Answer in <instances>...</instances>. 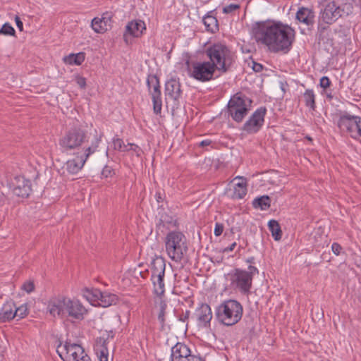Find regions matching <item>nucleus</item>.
Wrapping results in <instances>:
<instances>
[{
	"label": "nucleus",
	"instance_id": "7ed1b4c3",
	"mask_svg": "<svg viewBox=\"0 0 361 361\" xmlns=\"http://www.w3.org/2000/svg\"><path fill=\"white\" fill-rule=\"evenodd\" d=\"M243 312V306L238 301L227 300L216 307V317L221 324L231 326L235 325L241 319Z\"/></svg>",
	"mask_w": 361,
	"mask_h": 361
},
{
	"label": "nucleus",
	"instance_id": "a19ab883",
	"mask_svg": "<svg viewBox=\"0 0 361 361\" xmlns=\"http://www.w3.org/2000/svg\"><path fill=\"white\" fill-rule=\"evenodd\" d=\"M240 5L236 4H231L223 8V12L224 13H231L240 8Z\"/></svg>",
	"mask_w": 361,
	"mask_h": 361
},
{
	"label": "nucleus",
	"instance_id": "9b49d317",
	"mask_svg": "<svg viewBox=\"0 0 361 361\" xmlns=\"http://www.w3.org/2000/svg\"><path fill=\"white\" fill-rule=\"evenodd\" d=\"M165 266V262L162 259H159L153 263L152 280L154 284V293L157 295H161L164 293Z\"/></svg>",
	"mask_w": 361,
	"mask_h": 361
},
{
	"label": "nucleus",
	"instance_id": "9d476101",
	"mask_svg": "<svg viewBox=\"0 0 361 361\" xmlns=\"http://www.w3.org/2000/svg\"><path fill=\"white\" fill-rule=\"evenodd\" d=\"M228 279L232 288L238 289L243 293L250 292L252 281L251 274L247 271L235 269L228 274Z\"/></svg>",
	"mask_w": 361,
	"mask_h": 361
},
{
	"label": "nucleus",
	"instance_id": "4468645a",
	"mask_svg": "<svg viewBox=\"0 0 361 361\" xmlns=\"http://www.w3.org/2000/svg\"><path fill=\"white\" fill-rule=\"evenodd\" d=\"M267 109L264 107L257 109L245 123L243 130L248 134L257 133L262 127Z\"/></svg>",
	"mask_w": 361,
	"mask_h": 361
},
{
	"label": "nucleus",
	"instance_id": "2eb2a0df",
	"mask_svg": "<svg viewBox=\"0 0 361 361\" xmlns=\"http://www.w3.org/2000/svg\"><path fill=\"white\" fill-rule=\"evenodd\" d=\"M182 90L180 84L175 79L168 80L165 84V97L166 102L169 99L173 102V107L178 108L180 104L179 99L181 97Z\"/></svg>",
	"mask_w": 361,
	"mask_h": 361
},
{
	"label": "nucleus",
	"instance_id": "6e6d98bb",
	"mask_svg": "<svg viewBox=\"0 0 361 361\" xmlns=\"http://www.w3.org/2000/svg\"><path fill=\"white\" fill-rule=\"evenodd\" d=\"M161 199V194L160 193L157 194V201L159 202Z\"/></svg>",
	"mask_w": 361,
	"mask_h": 361
},
{
	"label": "nucleus",
	"instance_id": "37998d69",
	"mask_svg": "<svg viewBox=\"0 0 361 361\" xmlns=\"http://www.w3.org/2000/svg\"><path fill=\"white\" fill-rule=\"evenodd\" d=\"M75 82L80 88H85L86 87V79L80 75L75 76Z\"/></svg>",
	"mask_w": 361,
	"mask_h": 361
},
{
	"label": "nucleus",
	"instance_id": "6e6552de",
	"mask_svg": "<svg viewBox=\"0 0 361 361\" xmlns=\"http://www.w3.org/2000/svg\"><path fill=\"white\" fill-rule=\"evenodd\" d=\"M101 138L102 135H97L92 144L83 149L81 155H77L66 162V169L70 173L75 174L82 169L90 156L97 151Z\"/></svg>",
	"mask_w": 361,
	"mask_h": 361
},
{
	"label": "nucleus",
	"instance_id": "79ce46f5",
	"mask_svg": "<svg viewBox=\"0 0 361 361\" xmlns=\"http://www.w3.org/2000/svg\"><path fill=\"white\" fill-rule=\"evenodd\" d=\"M22 288L26 291L27 293H30L35 289L34 283L31 281H27L23 283Z\"/></svg>",
	"mask_w": 361,
	"mask_h": 361
},
{
	"label": "nucleus",
	"instance_id": "aec40b11",
	"mask_svg": "<svg viewBox=\"0 0 361 361\" xmlns=\"http://www.w3.org/2000/svg\"><path fill=\"white\" fill-rule=\"evenodd\" d=\"M13 184V192L22 197H27L31 192V185L29 180L23 176L16 177Z\"/></svg>",
	"mask_w": 361,
	"mask_h": 361
},
{
	"label": "nucleus",
	"instance_id": "f257e3e1",
	"mask_svg": "<svg viewBox=\"0 0 361 361\" xmlns=\"http://www.w3.org/2000/svg\"><path fill=\"white\" fill-rule=\"evenodd\" d=\"M252 36L257 43L264 44L273 52H288L295 39V30L281 23H257L252 27Z\"/></svg>",
	"mask_w": 361,
	"mask_h": 361
},
{
	"label": "nucleus",
	"instance_id": "c9c22d12",
	"mask_svg": "<svg viewBox=\"0 0 361 361\" xmlns=\"http://www.w3.org/2000/svg\"><path fill=\"white\" fill-rule=\"evenodd\" d=\"M16 317L22 319L28 314V309L26 304H23L18 307H15Z\"/></svg>",
	"mask_w": 361,
	"mask_h": 361
},
{
	"label": "nucleus",
	"instance_id": "4c0bfd02",
	"mask_svg": "<svg viewBox=\"0 0 361 361\" xmlns=\"http://www.w3.org/2000/svg\"><path fill=\"white\" fill-rule=\"evenodd\" d=\"M166 307V304L164 302L161 301L160 302V311H159V313L158 315V319L162 326H164V322H165Z\"/></svg>",
	"mask_w": 361,
	"mask_h": 361
},
{
	"label": "nucleus",
	"instance_id": "58836bf2",
	"mask_svg": "<svg viewBox=\"0 0 361 361\" xmlns=\"http://www.w3.org/2000/svg\"><path fill=\"white\" fill-rule=\"evenodd\" d=\"M15 32L14 28L8 23H5L0 30V33L6 35L13 36Z\"/></svg>",
	"mask_w": 361,
	"mask_h": 361
},
{
	"label": "nucleus",
	"instance_id": "de8ad7c7",
	"mask_svg": "<svg viewBox=\"0 0 361 361\" xmlns=\"http://www.w3.org/2000/svg\"><path fill=\"white\" fill-rule=\"evenodd\" d=\"M185 361H204V360L199 355H193L191 353L190 355L187 357L186 360Z\"/></svg>",
	"mask_w": 361,
	"mask_h": 361
},
{
	"label": "nucleus",
	"instance_id": "bb28decb",
	"mask_svg": "<svg viewBox=\"0 0 361 361\" xmlns=\"http://www.w3.org/2000/svg\"><path fill=\"white\" fill-rule=\"evenodd\" d=\"M235 179H239L241 181L235 185L232 197L234 199H243L247 194L246 179L242 177H236Z\"/></svg>",
	"mask_w": 361,
	"mask_h": 361
},
{
	"label": "nucleus",
	"instance_id": "4be33fe9",
	"mask_svg": "<svg viewBox=\"0 0 361 361\" xmlns=\"http://www.w3.org/2000/svg\"><path fill=\"white\" fill-rule=\"evenodd\" d=\"M195 316L200 326L207 327L210 326L212 319L211 307L207 304H202L195 311Z\"/></svg>",
	"mask_w": 361,
	"mask_h": 361
},
{
	"label": "nucleus",
	"instance_id": "8fccbe9b",
	"mask_svg": "<svg viewBox=\"0 0 361 361\" xmlns=\"http://www.w3.org/2000/svg\"><path fill=\"white\" fill-rule=\"evenodd\" d=\"M15 20H16V25H17L18 28L19 29V30L23 31V22L21 21L20 18L18 16H16L15 17Z\"/></svg>",
	"mask_w": 361,
	"mask_h": 361
},
{
	"label": "nucleus",
	"instance_id": "864d4df0",
	"mask_svg": "<svg viewBox=\"0 0 361 361\" xmlns=\"http://www.w3.org/2000/svg\"><path fill=\"white\" fill-rule=\"evenodd\" d=\"M235 246H236V243L234 242L230 246L224 248V252H228L233 251L234 250V248L235 247Z\"/></svg>",
	"mask_w": 361,
	"mask_h": 361
},
{
	"label": "nucleus",
	"instance_id": "09e8293b",
	"mask_svg": "<svg viewBox=\"0 0 361 361\" xmlns=\"http://www.w3.org/2000/svg\"><path fill=\"white\" fill-rule=\"evenodd\" d=\"M331 250L335 255H338L341 252V250H342V247L338 243H334L331 245Z\"/></svg>",
	"mask_w": 361,
	"mask_h": 361
},
{
	"label": "nucleus",
	"instance_id": "f3484780",
	"mask_svg": "<svg viewBox=\"0 0 361 361\" xmlns=\"http://www.w3.org/2000/svg\"><path fill=\"white\" fill-rule=\"evenodd\" d=\"M322 20L327 24H331L341 18L339 6L334 1H329L324 6L320 12Z\"/></svg>",
	"mask_w": 361,
	"mask_h": 361
},
{
	"label": "nucleus",
	"instance_id": "2f4dec72",
	"mask_svg": "<svg viewBox=\"0 0 361 361\" xmlns=\"http://www.w3.org/2000/svg\"><path fill=\"white\" fill-rule=\"evenodd\" d=\"M203 23L208 31L215 32L218 30V21L212 16L207 15L204 17Z\"/></svg>",
	"mask_w": 361,
	"mask_h": 361
},
{
	"label": "nucleus",
	"instance_id": "3c124183",
	"mask_svg": "<svg viewBox=\"0 0 361 361\" xmlns=\"http://www.w3.org/2000/svg\"><path fill=\"white\" fill-rule=\"evenodd\" d=\"M252 69L258 73L262 71L263 66L260 63L253 62Z\"/></svg>",
	"mask_w": 361,
	"mask_h": 361
},
{
	"label": "nucleus",
	"instance_id": "ddd939ff",
	"mask_svg": "<svg viewBox=\"0 0 361 361\" xmlns=\"http://www.w3.org/2000/svg\"><path fill=\"white\" fill-rule=\"evenodd\" d=\"M147 84L152 96L154 112L159 114L161 111L162 106L159 78L154 75H149L147 79Z\"/></svg>",
	"mask_w": 361,
	"mask_h": 361
},
{
	"label": "nucleus",
	"instance_id": "423d86ee",
	"mask_svg": "<svg viewBox=\"0 0 361 361\" xmlns=\"http://www.w3.org/2000/svg\"><path fill=\"white\" fill-rule=\"evenodd\" d=\"M87 132L80 127H73L68 130L59 141L63 152H69L80 147L85 141Z\"/></svg>",
	"mask_w": 361,
	"mask_h": 361
},
{
	"label": "nucleus",
	"instance_id": "13d9d810",
	"mask_svg": "<svg viewBox=\"0 0 361 361\" xmlns=\"http://www.w3.org/2000/svg\"><path fill=\"white\" fill-rule=\"evenodd\" d=\"M189 313H190V312H189V311H187V312H186L185 317H188Z\"/></svg>",
	"mask_w": 361,
	"mask_h": 361
},
{
	"label": "nucleus",
	"instance_id": "1a4fd4ad",
	"mask_svg": "<svg viewBox=\"0 0 361 361\" xmlns=\"http://www.w3.org/2000/svg\"><path fill=\"white\" fill-rule=\"evenodd\" d=\"M216 70L217 69L209 61L193 62L188 68L189 76L200 82L212 80Z\"/></svg>",
	"mask_w": 361,
	"mask_h": 361
},
{
	"label": "nucleus",
	"instance_id": "412c9836",
	"mask_svg": "<svg viewBox=\"0 0 361 361\" xmlns=\"http://www.w3.org/2000/svg\"><path fill=\"white\" fill-rule=\"evenodd\" d=\"M113 14L111 12L103 13L101 18H94L92 20V27L97 33H104L111 27V18Z\"/></svg>",
	"mask_w": 361,
	"mask_h": 361
},
{
	"label": "nucleus",
	"instance_id": "f704fd0d",
	"mask_svg": "<svg viewBox=\"0 0 361 361\" xmlns=\"http://www.w3.org/2000/svg\"><path fill=\"white\" fill-rule=\"evenodd\" d=\"M130 151L135 152V157L137 158L140 157L142 152L141 148L133 143H128L127 145H124V147L120 150V152H126L128 153Z\"/></svg>",
	"mask_w": 361,
	"mask_h": 361
},
{
	"label": "nucleus",
	"instance_id": "bf43d9fd",
	"mask_svg": "<svg viewBox=\"0 0 361 361\" xmlns=\"http://www.w3.org/2000/svg\"><path fill=\"white\" fill-rule=\"evenodd\" d=\"M247 262L251 263V262H252V260H250V259H247Z\"/></svg>",
	"mask_w": 361,
	"mask_h": 361
},
{
	"label": "nucleus",
	"instance_id": "c756f323",
	"mask_svg": "<svg viewBox=\"0 0 361 361\" xmlns=\"http://www.w3.org/2000/svg\"><path fill=\"white\" fill-rule=\"evenodd\" d=\"M269 229L271 233L272 237L275 240H281L282 237V231L279 222L276 220H270L268 223Z\"/></svg>",
	"mask_w": 361,
	"mask_h": 361
},
{
	"label": "nucleus",
	"instance_id": "b1692460",
	"mask_svg": "<svg viewBox=\"0 0 361 361\" xmlns=\"http://www.w3.org/2000/svg\"><path fill=\"white\" fill-rule=\"evenodd\" d=\"M190 353V348L185 344L177 343L171 348L170 361H182L183 359L186 360Z\"/></svg>",
	"mask_w": 361,
	"mask_h": 361
},
{
	"label": "nucleus",
	"instance_id": "ea45409f",
	"mask_svg": "<svg viewBox=\"0 0 361 361\" xmlns=\"http://www.w3.org/2000/svg\"><path fill=\"white\" fill-rule=\"evenodd\" d=\"M124 142L122 139L118 137H115L113 139V146L115 150L120 151L122 148L124 147Z\"/></svg>",
	"mask_w": 361,
	"mask_h": 361
},
{
	"label": "nucleus",
	"instance_id": "e433bc0d",
	"mask_svg": "<svg viewBox=\"0 0 361 361\" xmlns=\"http://www.w3.org/2000/svg\"><path fill=\"white\" fill-rule=\"evenodd\" d=\"M353 5L351 4H345L342 6H339V10L341 13V17L343 16H348L349 14L353 13Z\"/></svg>",
	"mask_w": 361,
	"mask_h": 361
},
{
	"label": "nucleus",
	"instance_id": "72a5a7b5",
	"mask_svg": "<svg viewBox=\"0 0 361 361\" xmlns=\"http://www.w3.org/2000/svg\"><path fill=\"white\" fill-rule=\"evenodd\" d=\"M349 135L353 137L357 138V137H361V118L359 116H355V120L353 121V125H352V128L349 133Z\"/></svg>",
	"mask_w": 361,
	"mask_h": 361
},
{
	"label": "nucleus",
	"instance_id": "cd10ccee",
	"mask_svg": "<svg viewBox=\"0 0 361 361\" xmlns=\"http://www.w3.org/2000/svg\"><path fill=\"white\" fill-rule=\"evenodd\" d=\"M355 116H350L348 114L342 115L338 121V127L343 132H346L349 134L353 121L355 120Z\"/></svg>",
	"mask_w": 361,
	"mask_h": 361
},
{
	"label": "nucleus",
	"instance_id": "c85d7f7f",
	"mask_svg": "<svg viewBox=\"0 0 361 361\" xmlns=\"http://www.w3.org/2000/svg\"><path fill=\"white\" fill-rule=\"evenodd\" d=\"M66 63L69 65H80L85 61V54L79 52L78 54H71L63 58Z\"/></svg>",
	"mask_w": 361,
	"mask_h": 361
},
{
	"label": "nucleus",
	"instance_id": "a18cd8bd",
	"mask_svg": "<svg viewBox=\"0 0 361 361\" xmlns=\"http://www.w3.org/2000/svg\"><path fill=\"white\" fill-rule=\"evenodd\" d=\"M224 229V226L222 224L216 223L214 228V235L216 236H219L222 234Z\"/></svg>",
	"mask_w": 361,
	"mask_h": 361
},
{
	"label": "nucleus",
	"instance_id": "dca6fc26",
	"mask_svg": "<svg viewBox=\"0 0 361 361\" xmlns=\"http://www.w3.org/2000/svg\"><path fill=\"white\" fill-rule=\"evenodd\" d=\"M86 312V309L78 300L67 298L65 317H68L74 319L81 320Z\"/></svg>",
	"mask_w": 361,
	"mask_h": 361
},
{
	"label": "nucleus",
	"instance_id": "c03bdc74",
	"mask_svg": "<svg viewBox=\"0 0 361 361\" xmlns=\"http://www.w3.org/2000/svg\"><path fill=\"white\" fill-rule=\"evenodd\" d=\"M330 85H331V81L328 77L323 76L320 79L319 85L321 87H322L324 89H326L327 87H329L330 86Z\"/></svg>",
	"mask_w": 361,
	"mask_h": 361
},
{
	"label": "nucleus",
	"instance_id": "a211bd4d",
	"mask_svg": "<svg viewBox=\"0 0 361 361\" xmlns=\"http://www.w3.org/2000/svg\"><path fill=\"white\" fill-rule=\"evenodd\" d=\"M67 298L57 297L51 298L48 303V310L54 317L58 316L61 318L65 317L66 305Z\"/></svg>",
	"mask_w": 361,
	"mask_h": 361
},
{
	"label": "nucleus",
	"instance_id": "a878e982",
	"mask_svg": "<svg viewBox=\"0 0 361 361\" xmlns=\"http://www.w3.org/2000/svg\"><path fill=\"white\" fill-rule=\"evenodd\" d=\"M16 317L15 304L13 302H7L4 305L0 312V319L3 321H9Z\"/></svg>",
	"mask_w": 361,
	"mask_h": 361
},
{
	"label": "nucleus",
	"instance_id": "6ab92c4d",
	"mask_svg": "<svg viewBox=\"0 0 361 361\" xmlns=\"http://www.w3.org/2000/svg\"><path fill=\"white\" fill-rule=\"evenodd\" d=\"M146 30L145 23L141 20H135L129 22L126 27L123 35L124 40L128 43V37H140L143 31Z\"/></svg>",
	"mask_w": 361,
	"mask_h": 361
},
{
	"label": "nucleus",
	"instance_id": "5701e85b",
	"mask_svg": "<svg viewBox=\"0 0 361 361\" xmlns=\"http://www.w3.org/2000/svg\"><path fill=\"white\" fill-rule=\"evenodd\" d=\"M108 338L99 337L96 339L94 350L99 361H109Z\"/></svg>",
	"mask_w": 361,
	"mask_h": 361
},
{
	"label": "nucleus",
	"instance_id": "f03ea898",
	"mask_svg": "<svg viewBox=\"0 0 361 361\" xmlns=\"http://www.w3.org/2000/svg\"><path fill=\"white\" fill-rule=\"evenodd\" d=\"M209 62L219 71L226 73L233 62V54L221 43L214 44L206 49Z\"/></svg>",
	"mask_w": 361,
	"mask_h": 361
},
{
	"label": "nucleus",
	"instance_id": "393cba45",
	"mask_svg": "<svg viewBox=\"0 0 361 361\" xmlns=\"http://www.w3.org/2000/svg\"><path fill=\"white\" fill-rule=\"evenodd\" d=\"M314 13L307 8L302 7L296 13V19L307 26H312L314 23Z\"/></svg>",
	"mask_w": 361,
	"mask_h": 361
},
{
	"label": "nucleus",
	"instance_id": "f8f14e48",
	"mask_svg": "<svg viewBox=\"0 0 361 361\" xmlns=\"http://www.w3.org/2000/svg\"><path fill=\"white\" fill-rule=\"evenodd\" d=\"M85 297L88 300L94 302V305L103 307H107L113 304H116L117 296L109 293H102L98 289L87 290Z\"/></svg>",
	"mask_w": 361,
	"mask_h": 361
},
{
	"label": "nucleus",
	"instance_id": "603ef678",
	"mask_svg": "<svg viewBox=\"0 0 361 361\" xmlns=\"http://www.w3.org/2000/svg\"><path fill=\"white\" fill-rule=\"evenodd\" d=\"M248 271H247V273L250 274H251V277L252 278L253 276V274H255V273H258V269L254 267V266H252V265H250L248 267Z\"/></svg>",
	"mask_w": 361,
	"mask_h": 361
},
{
	"label": "nucleus",
	"instance_id": "20e7f679",
	"mask_svg": "<svg viewBox=\"0 0 361 361\" xmlns=\"http://www.w3.org/2000/svg\"><path fill=\"white\" fill-rule=\"evenodd\" d=\"M166 251L169 257L176 262H180L188 250L186 238L178 231L169 232L165 238Z\"/></svg>",
	"mask_w": 361,
	"mask_h": 361
},
{
	"label": "nucleus",
	"instance_id": "49530a36",
	"mask_svg": "<svg viewBox=\"0 0 361 361\" xmlns=\"http://www.w3.org/2000/svg\"><path fill=\"white\" fill-rule=\"evenodd\" d=\"M113 173H114V171L112 170V169L110 166H104V168L103 169V170L102 171V175L105 178L111 176Z\"/></svg>",
	"mask_w": 361,
	"mask_h": 361
},
{
	"label": "nucleus",
	"instance_id": "0eeeda50",
	"mask_svg": "<svg viewBox=\"0 0 361 361\" xmlns=\"http://www.w3.org/2000/svg\"><path fill=\"white\" fill-rule=\"evenodd\" d=\"M56 352L63 361H90L84 348L76 343L68 341L64 344L60 343L57 346Z\"/></svg>",
	"mask_w": 361,
	"mask_h": 361
},
{
	"label": "nucleus",
	"instance_id": "4d7b16f0",
	"mask_svg": "<svg viewBox=\"0 0 361 361\" xmlns=\"http://www.w3.org/2000/svg\"><path fill=\"white\" fill-rule=\"evenodd\" d=\"M128 153H129V154H130L133 157H135V152H133V151H130Z\"/></svg>",
	"mask_w": 361,
	"mask_h": 361
},
{
	"label": "nucleus",
	"instance_id": "7c9ffc66",
	"mask_svg": "<svg viewBox=\"0 0 361 361\" xmlns=\"http://www.w3.org/2000/svg\"><path fill=\"white\" fill-rule=\"evenodd\" d=\"M270 198L267 195L255 198L252 202L255 208H260L262 210H266L270 207Z\"/></svg>",
	"mask_w": 361,
	"mask_h": 361
},
{
	"label": "nucleus",
	"instance_id": "473e14b6",
	"mask_svg": "<svg viewBox=\"0 0 361 361\" xmlns=\"http://www.w3.org/2000/svg\"><path fill=\"white\" fill-rule=\"evenodd\" d=\"M305 105L310 109H315V95L312 90H307L303 94Z\"/></svg>",
	"mask_w": 361,
	"mask_h": 361
},
{
	"label": "nucleus",
	"instance_id": "5fc2aeb1",
	"mask_svg": "<svg viewBox=\"0 0 361 361\" xmlns=\"http://www.w3.org/2000/svg\"><path fill=\"white\" fill-rule=\"evenodd\" d=\"M212 143V141L209 140H202L200 145L202 146V147H205V146H209L210 144Z\"/></svg>",
	"mask_w": 361,
	"mask_h": 361
},
{
	"label": "nucleus",
	"instance_id": "39448f33",
	"mask_svg": "<svg viewBox=\"0 0 361 361\" xmlns=\"http://www.w3.org/2000/svg\"><path fill=\"white\" fill-rule=\"evenodd\" d=\"M252 100L240 92L234 94L228 102V112L236 122H241L251 109Z\"/></svg>",
	"mask_w": 361,
	"mask_h": 361
}]
</instances>
